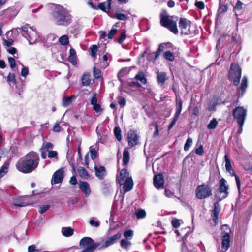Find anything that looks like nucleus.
Instances as JSON below:
<instances>
[{
  "label": "nucleus",
  "mask_w": 252,
  "mask_h": 252,
  "mask_svg": "<svg viewBox=\"0 0 252 252\" xmlns=\"http://www.w3.org/2000/svg\"><path fill=\"white\" fill-rule=\"evenodd\" d=\"M195 5L200 9H203L205 7L204 3L202 1H196Z\"/></svg>",
  "instance_id": "nucleus-64"
},
{
  "label": "nucleus",
  "mask_w": 252,
  "mask_h": 252,
  "mask_svg": "<svg viewBox=\"0 0 252 252\" xmlns=\"http://www.w3.org/2000/svg\"><path fill=\"white\" fill-rule=\"evenodd\" d=\"M117 30L114 28H112L110 31L109 32L107 36L109 39H112L114 35L116 33Z\"/></svg>",
  "instance_id": "nucleus-54"
},
{
  "label": "nucleus",
  "mask_w": 252,
  "mask_h": 252,
  "mask_svg": "<svg viewBox=\"0 0 252 252\" xmlns=\"http://www.w3.org/2000/svg\"><path fill=\"white\" fill-rule=\"evenodd\" d=\"M128 72V69L127 68H122L118 74V77L119 79L120 80L121 78L123 77L125 74H127Z\"/></svg>",
  "instance_id": "nucleus-52"
},
{
  "label": "nucleus",
  "mask_w": 252,
  "mask_h": 252,
  "mask_svg": "<svg viewBox=\"0 0 252 252\" xmlns=\"http://www.w3.org/2000/svg\"><path fill=\"white\" fill-rule=\"evenodd\" d=\"M138 135L133 130L128 132L127 141L130 147H132L138 143Z\"/></svg>",
  "instance_id": "nucleus-15"
},
{
  "label": "nucleus",
  "mask_w": 252,
  "mask_h": 252,
  "mask_svg": "<svg viewBox=\"0 0 252 252\" xmlns=\"http://www.w3.org/2000/svg\"><path fill=\"white\" fill-rule=\"evenodd\" d=\"M22 66H23V68H22L21 72V74L22 76L26 77L29 73V70L27 67H25L23 65H22Z\"/></svg>",
  "instance_id": "nucleus-63"
},
{
  "label": "nucleus",
  "mask_w": 252,
  "mask_h": 252,
  "mask_svg": "<svg viewBox=\"0 0 252 252\" xmlns=\"http://www.w3.org/2000/svg\"><path fill=\"white\" fill-rule=\"evenodd\" d=\"M39 162L38 154L31 151L21 158L16 164L17 169L23 173H30L34 171Z\"/></svg>",
  "instance_id": "nucleus-1"
},
{
  "label": "nucleus",
  "mask_w": 252,
  "mask_h": 252,
  "mask_svg": "<svg viewBox=\"0 0 252 252\" xmlns=\"http://www.w3.org/2000/svg\"><path fill=\"white\" fill-rule=\"evenodd\" d=\"M204 153L203 147L201 145L195 150V153L197 155H202Z\"/></svg>",
  "instance_id": "nucleus-61"
},
{
  "label": "nucleus",
  "mask_w": 252,
  "mask_h": 252,
  "mask_svg": "<svg viewBox=\"0 0 252 252\" xmlns=\"http://www.w3.org/2000/svg\"><path fill=\"white\" fill-rule=\"evenodd\" d=\"M97 94L96 93H94L93 94V96L91 99L90 103H91V105H93L94 104L97 103Z\"/></svg>",
  "instance_id": "nucleus-59"
},
{
  "label": "nucleus",
  "mask_w": 252,
  "mask_h": 252,
  "mask_svg": "<svg viewBox=\"0 0 252 252\" xmlns=\"http://www.w3.org/2000/svg\"><path fill=\"white\" fill-rule=\"evenodd\" d=\"M246 114L247 110L242 107H237L233 111V116L237 123H244Z\"/></svg>",
  "instance_id": "nucleus-9"
},
{
  "label": "nucleus",
  "mask_w": 252,
  "mask_h": 252,
  "mask_svg": "<svg viewBox=\"0 0 252 252\" xmlns=\"http://www.w3.org/2000/svg\"><path fill=\"white\" fill-rule=\"evenodd\" d=\"M248 86V81H247V78L246 76H244L242 78L240 89L242 91V92L243 93L247 87Z\"/></svg>",
  "instance_id": "nucleus-40"
},
{
  "label": "nucleus",
  "mask_w": 252,
  "mask_h": 252,
  "mask_svg": "<svg viewBox=\"0 0 252 252\" xmlns=\"http://www.w3.org/2000/svg\"><path fill=\"white\" fill-rule=\"evenodd\" d=\"M90 152L91 153V158L93 160H94L97 156V152L96 150H95V149L93 146H91L90 147Z\"/></svg>",
  "instance_id": "nucleus-48"
},
{
  "label": "nucleus",
  "mask_w": 252,
  "mask_h": 252,
  "mask_svg": "<svg viewBox=\"0 0 252 252\" xmlns=\"http://www.w3.org/2000/svg\"><path fill=\"white\" fill-rule=\"evenodd\" d=\"M221 247L224 251H227L230 247V235H221Z\"/></svg>",
  "instance_id": "nucleus-20"
},
{
  "label": "nucleus",
  "mask_w": 252,
  "mask_h": 252,
  "mask_svg": "<svg viewBox=\"0 0 252 252\" xmlns=\"http://www.w3.org/2000/svg\"><path fill=\"white\" fill-rule=\"evenodd\" d=\"M110 1L111 0H107V1L108 2L107 3H106V2H104L99 4V5H98V9H100L102 11L106 12L107 9H109Z\"/></svg>",
  "instance_id": "nucleus-37"
},
{
  "label": "nucleus",
  "mask_w": 252,
  "mask_h": 252,
  "mask_svg": "<svg viewBox=\"0 0 252 252\" xmlns=\"http://www.w3.org/2000/svg\"><path fill=\"white\" fill-rule=\"evenodd\" d=\"M53 148V144L50 142H44L40 148V150L45 151L48 152Z\"/></svg>",
  "instance_id": "nucleus-33"
},
{
  "label": "nucleus",
  "mask_w": 252,
  "mask_h": 252,
  "mask_svg": "<svg viewBox=\"0 0 252 252\" xmlns=\"http://www.w3.org/2000/svg\"><path fill=\"white\" fill-rule=\"evenodd\" d=\"M70 55L68 57V61L75 65L77 63L76 53L74 49L71 48L69 51Z\"/></svg>",
  "instance_id": "nucleus-25"
},
{
  "label": "nucleus",
  "mask_w": 252,
  "mask_h": 252,
  "mask_svg": "<svg viewBox=\"0 0 252 252\" xmlns=\"http://www.w3.org/2000/svg\"><path fill=\"white\" fill-rule=\"evenodd\" d=\"M243 3L240 0H238L235 4L233 10L235 12H236L237 11H240L243 8Z\"/></svg>",
  "instance_id": "nucleus-50"
},
{
  "label": "nucleus",
  "mask_w": 252,
  "mask_h": 252,
  "mask_svg": "<svg viewBox=\"0 0 252 252\" xmlns=\"http://www.w3.org/2000/svg\"><path fill=\"white\" fill-rule=\"evenodd\" d=\"M228 9L227 5L224 4L220 3L219 7L218 10V13L219 15L223 14L227 11Z\"/></svg>",
  "instance_id": "nucleus-39"
},
{
  "label": "nucleus",
  "mask_w": 252,
  "mask_h": 252,
  "mask_svg": "<svg viewBox=\"0 0 252 252\" xmlns=\"http://www.w3.org/2000/svg\"><path fill=\"white\" fill-rule=\"evenodd\" d=\"M135 78L136 80H139L143 84H146L147 83V80L145 77L144 73L142 72H139L137 74Z\"/></svg>",
  "instance_id": "nucleus-29"
},
{
  "label": "nucleus",
  "mask_w": 252,
  "mask_h": 252,
  "mask_svg": "<svg viewBox=\"0 0 252 252\" xmlns=\"http://www.w3.org/2000/svg\"><path fill=\"white\" fill-rule=\"evenodd\" d=\"M78 173L79 176L84 179H88L90 175L87 171L82 167H80L78 169Z\"/></svg>",
  "instance_id": "nucleus-22"
},
{
  "label": "nucleus",
  "mask_w": 252,
  "mask_h": 252,
  "mask_svg": "<svg viewBox=\"0 0 252 252\" xmlns=\"http://www.w3.org/2000/svg\"><path fill=\"white\" fill-rule=\"evenodd\" d=\"M48 156L51 159L53 158V160L55 161H57L58 159V153L56 151H48Z\"/></svg>",
  "instance_id": "nucleus-42"
},
{
  "label": "nucleus",
  "mask_w": 252,
  "mask_h": 252,
  "mask_svg": "<svg viewBox=\"0 0 252 252\" xmlns=\"http://www.w3.org/2000/svg\"><path fill=\"white\" fill-rule=\"evenodd\" d=\"M50 207V206L49 205H44L41 206L40 207L39 212L40 214H42L47 210H48Z\"/></svg>",
  "instance_id": "nucleus-58"
},
{
  "label": "nucleus",
  "mask_w": 252,
  "mask_h": 252,
  "mask_svg": "<svg viewBox=\"0 0 252 252\" xmlns=\"http://www.w3.org/2000/svg\"><path fill=\"white\" fill-rule=\"evenodd\" d=\"M93 75L96 79H98L101 77V71L99 69L94 67L93 70Z\"/></svg>",
  "instance_id": "nucleus-53"
},
{
  "label": "nucleus",
  "mask_w": 252,
  "mask_h": 252,
  "mask_svg": "<svg viewBox=\"0 0 252 252\" xmlns=\"http://www.w3.org/2000/svg\"><path fill=\"white\" fill-rule=\"evenodd\" d=\"M91 79L89 74H84L82 77V84L83 86H88L90 84Z\"/></svg>",
  "instance_id": "nucleus-30"
},
{
  "label": "nucleus",
  "mask_w": 252,
  "mask_h": 252,
  "mask_svg": "<svg viewBox=\"0 0 252 252\" xmlns=\"http://www.w3.org/2000/svg\"><path fill=\"white\" fill-rule=\"evenodd\" d=\"M7 81L16 83L15 75L14 73H9L7 76Z\"/></svg>",
  "instance_id": "nucleus-62"
},
{
  "label": "nucleus",
  "mask_w": 252,
  "mask_h": 252,
  "mask_svg": "<svg viewBox=\"0 0 252 252\" xmlns=\"http://www.w3.org/2000/svg\"><path fill=\"white\" fill-rule=\"evenodd\" d=\"M75 97V96L74 95H72L70 96L64 97L62 100V105L65 107L68 106Z\"/></svg>",
  "instance_id": "nucleus-24"
},
{
  "label": "nucleus",
  "mask_w": 252,
  "mask_h": 252,
  "mask_svg": "<svg viewBox=\"0 0 252 252\" xmlns=\"http://www.w3.org/2000/svg\"><path fill=\"white\" fill-rule=\"evenodd\" d=\"M64 177V170L61 168L57 170L53 175L51 183L52 184H57L62 182Z\"/></svg>",
  "instance_id": "nucleus-13"
},
{
  "label": "nucleus",
  "mask_w": 252,
  "mask_h": 252,
  "mask_svg": "<svg viewBox=\"0 0 252 252\" xmlns=\"http://www.w3.org/2000/svg\"><path fill=\"white\" fill-rule=\"evenodd\" d=\"M52 15L55 23L59 26H67L72 22V16L68 10L61 5L54 8Z\"/></svg>",
  "instance_id": "nucleus-2"
},
{
  "label": "nucleus",
  "mask_w": 252,
  "mask_h": 252,
  "mask_svg": "<svg viewBox=\"0 0 252 252\" xmlns=\"http://www.w3.org/2000/svg\"><path fill=\"white\" fill-rule=\"evenodd\" d=\"M155 187L159 189L163 186L164 179L161 174L155 175L153 179Z\"/></svg>",
  "instance_id": "nucleus-18"
},
{
  "label": "nucleus",
  "mask_w": 252,
  "mask_h": 252,
  "mask_svg": "<svg viewBox=\"0 0 252 252\" xmlns=\"http://www.w3.org/2000/svg\"><path fill=\"white\" fill-rule=\"evenodd\" d=\"M90 54L93 57L96 58V53L97 51V46L95 45H93L91 46L89 49Z\"/></svg>",
  "instance_id": "nucleus-46"
},
{
  "label": "nucleus",
  "mask_w": 252,
  "mask_h": 252,
  "mask_svg": "<svg viewBox=\"0 0 252 252\" xmlns=\"http://www.w3.org/2000/svg\"><path fill=\"white\" fill-rule=\"evenodd\" d=\"M89 223L91 226L98 227L100 226V222L99 220H96V219L92 218L89 221Z\"/></svg>",
  "instance_id": "nucleus-47"
},
{
  "label": "nucleus",
  "mask_w": 252,
  "mask_h": 252,
  "mask_svg": "<svg viewBox=\"0 0 252 252\" xmlns=\"http://www.w3.org/2000/svg\"><path fill=\"white\" fill-rule=\"evenodd\" d=\"M21 29L22 35L28 40L30 44H34L38 40L39 35L36 31L29 25H24Z\"/></svg>",
  "instance_id": "nucleus-5"
},
{
  "label": "nucleus",
  "mask_w": 252,
  "mask_h": 252,
  "mask_svg": "<svg viewBox=\"0 0 252 252\" xmlns=\"http://www.w3.org/2000/svg\"><path fill=\"white\" fill-rule=\"evenodd\" d=\"M60 43L62 45H66L69 43V38L67 35H63L59 39Z\"/></svg>",
  "instance_id": "nucleus-38"
},
{
  "label": "nucleus",
  "mask_w": 252,
  "mask_h": 252,
  "mask_svg": "<svg viewBox=\"0 0 252 252\" xmlns=\"http://www.w3.org/2000/svg\"><path fill=\"white\" fill-rule=\"evenodd\" d=\"M114 132L116 137L117 139L119 141H121L122 140V135H121V130L119 127H116L114 128Z\"/></svg>",
  "instance_id": "nucleus-43"
},
{
  "label": "nucleus",
  "mask_w": 252,
  "mask_h": 252,
  "mask_svg": "<svg viewBox=\"0 0 252 252\" xmlns=\"http://www.w3.org/2000/svg\"><path fill=\"white\" fill-rule=\"evenodd\" d=\"M8 61L10 67L12 69L14 68L16 66L15 59L12 57H8Z\"/></svg>",
  "instance_id": "nucleus-55"
},
{
  "label": "nucleus",
  "mask_w": 252,
  "mask_h": 252,
  "mask_svg": "<svg viewBox=\"0 0 252 252\" xmlns=\"http://www.w3.org/2000/svg\"><path fill=\"white\" fill-rule=\"evenodd\" d=\"M112 18L121 21H125L128 19V17L124 14L119 12H116L115 14V15L112 17Z\"/></svg>",
  "instance_id": "nucleus-35"
},
{
  "label": "nucleus",
  "mask_w": 252,
  "mask_h": 252,
  "mask_svg": "<svg viewBox=\"0 0 252 252\" xmlns=\"http://www.w3.org/2000/svg\"><path fill=\"white\" fill-rule=\"evenodd\" d=\"M131 245V243L129 241V240H127L125 239H122L120 242V246L121 247L125 249L128 250L129 247Z\"/></svg>",
  "instance_id": "nucleus-28"
},
{
  "label": "nucleus",
  "mask_w": 252,
  "mask_h": 252,
  "mask_svg": "<svg viewBox=\"0 0 252 252\" xmlns=\"http://www.w3.org/2000/svg\"><path fill=\"white\" fill-rule=\"evenodd\" d=\"M182 103L183 101L180 98L178 100V101H177L176 112L174 115L175 116H176V117L179 118V115H180L182 109Z\"/></svg>",
  "instance_id": "nucleus-27"
},
{
  "label": "nucleus",
  "mask_w": 252,
  "mask_h": 252,
  "mask_svg": "<svg viewBox=\"0 0 252 252\" xmlns=\"http://www.w3.org/2000/svg\"><path fill=\"white\" fill-rule=\"evenodd\" d=\"M117 181L121 186H123L124 193L130 191L133 187V181L127 170L122 169L117 176Z\"/></svg>",
  "instance_id": "nucleus-3"
},
{
  "label": "nucleus",
  "mask_w": 252,
  "mask_h": 252,
  "mask_svg": "<svg viewBox=\"0 0 252 252\" xmlns=\"http://www.w3.org/2000/svg\"><path fill=\"white\" fill-rule=\"evenodd\" d=\"M95 174L96 177L100 180H102L106 175V170L103 166H97L95 165L94 167Z\"/></svg>",
  "instance_id": "nucleus-16"
},
{
  "label": "nucleus",
  "mask_w": 252,
  "mask_h": 252,
  "mask_svg": "<svg viewBox=\"0 0 252 252\" xmlns=\"http://www.w3.org/2000/svg\"><path fill=\"white\" fill-rule=\"evenodd\" d=\"M225 162V168L227 171L229 172L230 174H232V167L231 165L230 161L229 159L227 154H225L224 156Z\"/></svg>",
  "instance_id": "nucleus-32"
},
{
  "label": "nucleus",
  "mask_w": 252,
  "mask_h": 252,
  "mask_svg": "<svg viewBox=\"0 0 252 252\" xmlns=\"http://www.w3.org/2000/svg\"><path fill=\"white\" fill-rule=\"evenodd\" d=\"M102 59L103 61H102L101 60L100 61L101 63H103V64H102V65H101V67L104 69L106 67H107L109 65V63L107 62V61H108L107 55H103Z\"/></svg>",
  "instance_id": "nucleus-49"
},
{
  "label": "nucleus",
  "mask_w": 252,
  "mask_h": 252,
  "mask_svg": "<svg viewBox=\"0 0 252 252\" xmlns=\"http://www.w3.org/2000/svg\"><path fill=\"white\" fill-rule=\"evenodd\" d=\"M228 186L226 185V181L222 178L220 181L219 192L220 195L218 197L219 201L227 197L228 195Z\"/></svg>",
  "instance_id": "nucleus-10"
},
{
  "label": "nucleus",
  "mask_w": 252,
  "mask_h": 252,
  "mask_svg": "<svg viewBox=\"0 0 252 252\" xmlns=\"http://www.w3.org/2000/svg\"><path fill=\"white\" fill-rule=\"evenodd\" d=\"M179 27L182 34L189 35L193 33V31L191 30L192 27L190 25V22L186 18H181L180 19Z\"/></svg>",
  "instance_id": "nucleus-8"
},
{
  "label": "nucleus",
  "mask_w": 252,
  "mask_h": 252,
  "mask_svg": "<svg viewBox=\"0 0 252 252\" xmlns=\"http://www.w3.org/2000/svg\"><path fill=\"white\" fill-rule=\"evenodd\" d=\"M163 56L166 60L170 61H173L174 59V56L173 53L169 51L165 52L163 54Z\"/></svg>",
  "instance_id": "nucleus-44"
},
{
  "label": "nucleus",
  "mask_w": 252,
  "mask_h": 252,
  "mask_svg": "<svg viewBox=\"0 0 252 252\" xmlns=\"http://www.w3.org/2000/svg\"><path fill=\"white\" fill-rule=\"evenodd\" d=\"M213 220L215 224L218 223V216L220 212V206L218 202H215L213 204Z\"/></svg>",
  "instance_id": "nucleus-19"
},
{
  "label": "nucleus",
  "mask_w": 252,
  "mask_h": 252,
  "mask_svg": "<svg viewBox=\"0 0 252 252\" xmlns=\"http://www.w3.org/2000/svg\"><path fill=\"white\" fill-rule=\"evenodd\" d=\"M168 79L166 73L164 72H159L157 75V79L158 84L163 86Z\"/></svg>",
  "instance_id": "nucleus-21"
},
{
  "label": "nucleus",
  "mask_w": 252,
  "mask_h": 252,
  "mask_svg": "<svg viewBox=\"0 0 252 252\" xmlns=\"http://www.w3.org/2000/svg\"><path fill=\"white\" fill-rule=\"evenodd\" d=\"M135 216L137 219H141L144 218L146 216V211L142 209H139L135 213Z\"/></svg>",
  "instance_id": "nucleus-34"
},
{
  "label": "nucleus",
  "mask_w": 252,
  "mask_h": 252,
  "mask_svg": "<svg viewBox=\"0 0 252 252\" xmlns=\"http://www.w3.org/2000/svg\"><path fill=\"white\" fill-rule=\"evenodd\" d=\"M212 195L211 187L207 184H202L197 187L195 190V196L197 199H204Z\"/></svg>",
  "instance_id": "nucleus-6"
},
{
  "label": "nucleus",
  "mask_w": 252,
  "mask_h": 252,
  "mask_svg": "<svg viewBox=\"0 0 252 252\" xmlns=\"http://www.w3.org/2000/svg\"><path fill=\"white\" fill-rule=\"evenodd\" d=\"M192 143V139L191 138L189 137L187 139V140L185 143V144L184 145V150L186 151L189 150V148L191 146Z\"/></svg>",
  "instance_id": "nucleus-51"
},
{
  "label": "nucleus",
  "mask_w": 252,
  "mask_h": 252,
  "mask_svg": "<svg viewBox=\"0 0 252 252\" xmlns=\"http://www.w3.org/2000/svg\"><path fill=\"white\" fill-rule=\"evenodd\" d=\"M121 237V234L117 233L116 234L114 235L109 237L103 244L100 246L99 249H105L109 246L114 244L116 241Z\"/></svg>",
  "instance_id": "nucleus-14"
},
{
  "label": "nucleus",
  "mask_w": 252,
  "mask_h": 252,
  "mask_svg": "<svg viewBox=\"0 0 252 252\" xmlns=\"http://www.w3.org/2000/svg\"><path fill=\"white\" fill-rule=\"evenodd\" d=\"M129 153L128 148H125L123 152V163L124 165L128 164L129 161Z\"/></svg>",
  "instance_id": "nucleus-23"
},
{
  "label": "nucleus",
  "mask_w": 252,
  "mask_h": 252,
  "mask_svg": "<svg viewBox=\"0 0 252 252\" xmlns=\"http://www.w3.org/2000/svg\"><path fill=\"white\" fill-rule=\"evenodd\" d=\"M93 109L97 113L100 112L102 111L100 104L96 103L93 105Z\"/></svg>",
  "instance_id": "nucleus-60"
},
{
  "label": "nucleus",
  "mask_w": 252,
  "mask_h": 252,
  "mask_svg": "<svg viewBox=\"0 0 252 252\" xmlns=\"http://www.w3.org/2000/svg\"><path fill=\"white\" fill-rule=\"evenodd\" d=\"M73 229L71 227H63L62 233L65 237H70L73 234Z\"/></svg>",
  "instance_id": "nucleus-26"
},
{
  "label": "nucleus",
  "mask_w": 252,
  "mask_h": 252,
  "mask_svg": "<svg viewBox=\"0 0 252 252\" xmlns=\"http://www.w3.org/2000/svg\"><path fill=\"white\" fill-rule=\"evenodd\" d=\"M28 252H40L39 250L36 249L35 245L29 246L28 248Z\"/></svg>",
  "instance_id": "nucleus-56"
},
{
  "label": "nucleus",
  "mask_w": 252,
  "mask_h": 252,
  "mask_svg": "<svg viewBox=\"0 0 252 252\" xmlns=\"http://www.w3.org/2000/svg\"><path fill=\"white\" fill-rule=\"evenodd\" d=\"M241 76V69L240 67L236 63H232L229 70V77L235 86H237L239 84Z\"/></svg>",
  "instance_id": "nucleus-7"
},
{
  "label": "nucleus",
  "mask_w": 252,
  "mask_h": 252,
  "mask_svg": "<svg viewBox=\"0 0 252 252\" xmlns=\"http://www.w3.org/2000/svg\"><path fill=\"white\" fill-rule=\"evenodd\" d=\"M80 246L83 248L94 247L96 249L100 246L99 243H95L94 240L89 237H85L81 239L79 242Z\"/></svg>",
  "instance_id": "nucleus-11"
},
{
  "label": "nucleus",
  "mask_w": 252,
  "mask_h": 252,
  "mask_svg": "<svg viewBox=\"0 0 252 252\" xmlns=\"http://www.w3.org/2000/svg\"><path fill=\"white\" fill-rule=\"evenodd\" d=\"M177 17H174L169 15L161 14L160 15V24L169 30L173 33L177 34L178 33V30L177 26Z\"/></svg>",
  "instance_id": "nucleus-4"
},
{
  "label": "nucleus",
  "mask_w": 252,
  "mask_h": 252,
  "mask_svg": "<svg viewBox=\"0 0 252 252\" xmlns=\"http://www.w3.org/2000/svg\"><path fill=\"white\" fill-rule=\"evenodd\" d=\"M222 233L221 235H230L231 232V229L229 226L227 224L223 225L221 226Z\"/></svg>",
  "instance_id": "nucleus-36"
},
{
  "label": "nucleus",
  "mask_w": 252,
  "mask_h": 252,
  "mask_svg": "<svg viewBox=\"0 0 252 252\" xmlns=\"http://www.w3.org/2000/svg\"><path fill=\"white\" fill-rule=\"evenodd\" d=\"M29 196H24L17 197L14 199L13 204L17 207H24L30 204Z\"/></svg>",
  "instance_id": "nucleus-12"
},
{
  "label": "nucleus",
  "mask_w": 252,
  "mask_h": 252,
  "mask_svg": "<svg viewBox=\"0 0 252 252\" xmlns=\"http://www.w3.org/2000/svg\"><path fill=\"white\" fill-rule=\"evenodd\" d=\"M218 125V122L216 118H213L207 125V128L209 129H214Z\"/></svg>",
  "instance_id": "nucleus-41"
},
{
  "label": "nucleus",
  "mask_w": 252,
  "mask_h": 252,
  "mask_svg": "<svg viewBox=\"0 0 252 252\" xmlns=\"http://www.w3.org/2000/svg\"><path fill=\"white\" fill-rule=\"evenodd\" d=\"M172 225L175 228H178L180 225V220L177 219H174L172 220Z\"/></svg>",
  "instance_id": "nucleus-57"
},
{
  "label": "nucleus",
  "mask_w": 252,
  "mask_h": 252,
  "mask_svg": "<svg viewBox=\"0 0 252 252\" xmlns=\"http://www.w3.org/2000/svg\"><path fill=\"white\" fill-rule=\"evenodd\" d=\"M8 163H4L0 168V179L3 177L8 172Z\"/></svg>",
  "instance_id": "nucleus-31"
},
{
  "label": "nucleus",
  "mask_w": 252,
  "mask_h": 252,
  "mask_svg": "<svg viewBox=\"0 0 252 252\" xmlns=\"http://www.w3.org/2000/svg\"><path fill=\"white\" fill-rule=\"evenodd\" d=\"M79 188L85 194L86 196L90 195L91 193V189L89 184L85 181H79Z\"/></svg>",
  "instance_id": "nucleus-17"
},
{
  "label": "nucleus",
  "mask_w": 252,
  "mask_h": 252,
  "mask_svg": "<svg viewBox=\"0 0 252 252\" xmlns=\"http://www.w3.org/2000/svg\"><path fill=\"white\" fill-rule=\"evenodd\" d=\"M133 236V231L132 230H126L124 233V236L125 239L131 240Z\"/></svg>",
  "instance_id": "nucleus-45"
}]
</instances>
